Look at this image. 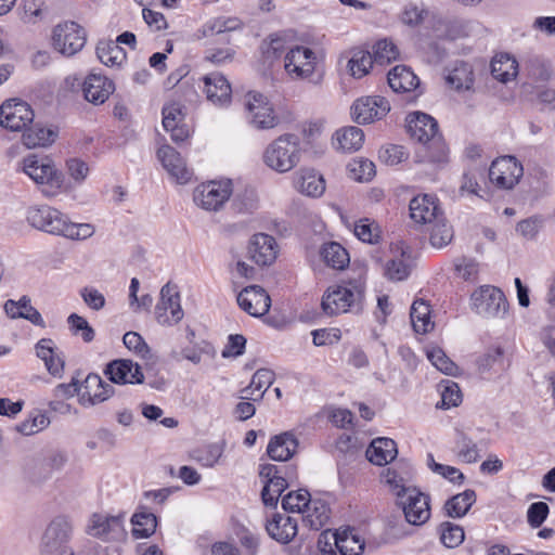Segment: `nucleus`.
I'll use <instances>...</instances> for the list:
<instances>
[{
    "instance_id": "1",
    "label": "nucleus",
    "mask_w": 555,
    "mask_h": 555,
    "mask_svg": "<svg viewBox=\"0 0 555 555\" xmlns=\"http://www.w3.org/2000/svg\"><path fill=\"white\" fill-rule=\"evenodd\" d=\"M26 220L37 230L70 240H86L94 233L91 224L72 222L65 214L48 205L29 207Z\"/></svg>"
},
{
    "instance_id": "2",
    "label": "nucleus",
    "mask_w": 555,
    "mask_h": 555,
    "mask_svg": "<svg viewBox=\"0 0 555 555\" xmlns=\"http://www.w3.org/2000/svg\"><path fill=\"white\" fill-rule=\"evenodd\" d=\"M408 131L415 141L428 144V149L435 147L437 153L433 154L430 159H417L418 163H429L434 166H440L448 162L447 153L441 137L438 133V122L430 115L414 112L408 116Z\"/></svg>"
},
{
    "instance_id": "3",
    "label": "nucleus",
    "mask_w": 555,
    "mask_h": 555,
    "mask_svg": "<svg viewBox=\"0 0 555 555\" xmlns=\"http://www.w3.org/2000/svg\"><path fill=\"white\" fill-rule=\"evenodd\" d=\"M21 169L38 185L46 197L59 195L64 186V175L47 157L29 155L23 159Z\"/></svg>"
},
{
    "instance_id": "4",
    "label": "nucleus",
    "mask_w": 555,
    "mask_h": 555,
    "mask_svg": "<svg viewBox=\"0 0 555 555\" xmlns=\"http://www.w3.org/2000/svg\"><path fill=\"white\" fill-rule=\"evenodd\" d=\"M364 285L361 282L348 286L330 287L322 297L321 307L326 315L360 313L363 309Z\"/></svg>"
},
{
    "instance_id": "5",
    "label": "nucleus",
    "mask_w": 555,
    "mask_h": 555,
    "mask_svg": "<svg viewBox=\"0 0 555 555\" xmlns=\"http://www.w3.org/2000/svg\"><path fill=\"white\" fill-rule=\"evenodd\" d=\"M300 141L295 134H283L272 141L263 153V162L278 172H287L300 162Z\"/></svg>"
},
{
    "instance_id": "6",
    "label": "nucleus",
    "mask_w": 555,
    "mask_h": 555,
    "mask_svg": "<svg viewBox=\"0 0 555 555\" xmlns=\"http://www.w3.org/2000/svg\"><path fill=\"white\" fill-rule=\"evenodd\" d=\"M472 309L486 319H502L508 310L504 293L491 285H482L470 296Z\"/></svg>"
},
{
    "instance_id": "7",
    "label": "nucleus",
    "mask_w": 555,
    "mask_h": 555,
    "mask_svg": "<svg viewBox=\"0 0 555 555\" xmlns=\"http://www.w3.org/2000/svg\"><path fill=\"white\" fill-rule=\"evenodd\" d=\"M233 194V184L230 179L211 180L201 183L193 191L194 204L207 211H218Z\"/></svg>"
},
{
    "instance_id": "8",
    "label": "nucleus",
    "mask_w": 555,
    "mask_h": 555,
    "mask_svg": "<svg viewBox=\"0 0 555 555\" xmlns=\"http://www.w3.org/2000/svg\"><path fill=\"white\" fill-rule=\"evenodd\" d=\"M86 41V30L76 22L65 21L52 29V47L64 56H73L81 51Z\"/></svg>"
},
{
    "instance_id": "9",
    "label": "nucleus",
    "mask_w": 555,
    "mask_h": 555,
    "mask_svg": "<svg viewBox=\"0 0 555 555\" xmlns=\"http://www.w3.org/2000/svg\"><path fill=\"white\" fill-rule=\"evenodd\" d=\"M245 108L248 124L259 130L272 129L279 124V117L267 96L259 92L246 94Z\"/></svg>"
},
{
    "instance_id": "10",
    "label": "nucleus",
    "mask_w": 555,
    "mask_h": 555,
    "mask_svg": "<svg viewBox=\"0 0 555 555\" xmlns=\"http://www.w3.org/2000/svg\"><path fill=\"white\" fill-rule=\"evenodd\" d=\"M317 55L308 47L295 46L284 57V68L293 80L309 79L315 72Z\"/></svg>"
},
{
    "instance_id": "11",
    "label": "nucleus",
    "mask_w": 555,
    "mask_h": 555,
    "mask_svg": "<svg viewBox=\"0 0 555 555\" xmlns=\"http://www.w3.org/2000/svg\"><path fill=\"white\" fill-rule=\"evenodd\" d=\"M524 175L522 165L514 156L499 157L489 168L490 181L503 190H512Z\"/></svg>"
},
{
    "instance_id": "12",
    "label": "nucleus",
    "mask_w": 555,
    "mask_h": 555,
    "mask_svg": "<svg viewBox=\"0 0 555 555\" xmlns=\"http://www.w3.org/2000/svg\"><path fill=\"white\" fill-rule=\"evenodd\" d=\"M180 295L176 286L167 283L160 289L159 300L155 307V318L160 325L172 326L183 319Z\"/></svg>"
},
{
    "instance_id": "13",
    "label": "nucleus",
    "mask_w": 555,
    "mask_h": 555,
    "mask_svg": "<svg viewBox=\"0 0 555 555\" xmlns=\"http://www.w3.org/2000/svg\"><path fill=\"white\" fill-rule=\"evenodd\" d=\"M124 525L125 513H119L118 515L93 514L87 532L100 539L122 540L127 535Z\"/></svg>"
},
{
    "instance_id": "14",
    "label": "nucleus",
    "mask_w": 555,
    "mask_h": 555,
    "mask_svg": "<svg viewBox=\"0 0 555 555\" xmlns=\"http://www.w3.org/2000/svg\"><path fill=\"white\" fill-rule=\"evenodd\" d=\"M390 111V103L379 95L358 99L351 106V115L356 122L365 125L382 119Z\"/></svg>"
},
{
    "instance_id": "15",
    "label": "nucleus",
    "mask_w": 555,
    "mask_h": 555,
    "mask_svg": "<svg viewBox=\"0 0 555 555\" xmlns=\"http://www.w3.org/2000/svg\"><path fill=\"white\" fill-rule=\"evenodd\" d=\"M34 112L26 102L10 100L0 106V126L21 131L34 120Z\"/></svg>"
},
{
    "instance_id": "16",
    "label": "nucleus",
    "mask_w": 555,
    "mask_h": 555,
    "mask_svg": "<svg viewBox=\"0 0 555 555\" xmlns=\"http://www.w3.org/2000/svg\"><path fill=\"white\" fill-rule=\"evenodd\" d=\"M398 501L402 506L406 521L411 525L421 526L429 519V496L416 488L410 489L409 492Z\"/></svg>"
},
{
    "instance_id": "17",
    "label": "nucleus",
    "mask_w": 555,
    "mask_h": 555,
    "mask_svg": "<svg viewBox=\"0 0 555 555\" xmlns=\"http://www.w3.org/2000/svg\"><path fill=\"white\" fill-rule=\"evenodd\" d=\"M73 533V524L66 516H57L46 528L41 539V552H55L67 545Z\"/></svg>"
},
{
    "instance_id": "18",
    "label": "nucleus",
    "mask_w": 555,
    "mask_h": 555,
    "mask_svg": "<svg viewBox=\"0 0 555 555\" xmlns=\"http://www.w3.org/2000/svg\"><path fill=\"white\" fill-rule=\"evenodd\" d=\"M237 304L245 312L258 318L269 311L271 298L261 286L250 285L237 295Z\"/></svg>"
},
{
    "instance_id": "19",
    "label": "nucleus",
    "mask_w": 555,
    "mask_h": 555,
    "mask_svg": "<svg viewBox=\"0 0 555 555\" xmlns=\"http://www.w3.org/2000/svg\"><path fill=\"white\" fill-rule=\"evenodd\" d=\"M410 216L420 224L431 225L440 218L443 214L437 203V198L434 195L423 194L413 197L410 202Z\"/></svg>"
},
{
    "instance_id": "20",
    "label": "nucleus",
    "mask_w": 555,
    "mask_h": 555,
    "mask_svg": "<svg viewBox=\"0 0 555 555\" xmlns=\"http://www.w3.org/2000/svg\"><path fill=\"white\" fill-rule=\"evenodd\" d=\"M104 373L115 384H142L144 380L140 365L128 359L113 360Z\"/></svg>"
},
{
    "instance_id": "21",
    "label": "nucleus",
    "mask_w": 555,
    "mask_h": 555,
    "mask_svg": "<svg viewBox=\"0 0 555 555\" xmlns=\"http://www.w3.org/2000/svg\"><path fill=\"white\" fill-rule=\"evenodd\" d=\"M157 157L163 167L179 183H186L192 177V171L186 167L181 155L170 145H163L157 151Z\"/></svg>"
},
{
    "instance_id": "22",
    "label": "nucleus",
    "mask_w": 555,
    "mask_h": 555,
    "mask_svg": "<svg viewBox=\"0 0 555 555\" xmlns=\"http://www.w3.org/2000/svg\"><path fill=\"white\" fill-rule=\"evenodd\" d=\"M248 254L257 264L270 266L276 259L278 244L273 236L258 233L249 242Z\"/></svg>"
},
{
    "instance_id": "23",
    "label": "nucleus",
    "mask_w": 555,
    "mask_h": 555,
    "mask_svg": "<svg viewBox=\"0 0 555 555\" xmlns=\"http://www.w3.org/2000/svg\"><path fill=\"white\" fill-rule=\"evenodd\" d=\"M204 82L208 101L220 107L228 106L231 103V85L223 75L211 73L204 77Z\"/></svg>"
},
{
    "instance_id": "24",
    "label": "nucleus",
    "mask_w": 555,
    "mask_h": 555,
    "mask_svg": "<svg viewBox=\"0 0 555 555\" xmlns=\"http://www.w3.org/2000/svg\"><path fill=\"white\" fill-rule=\"evenodd\" d=\"M114 89L113 81L100 74H90L82 85L85 99L94 105L103 104Z\"/></svg>"
},
{
    "instance_id": "25",
    "label": "nucleus",
    "mask_w": 555,
    "mask_h": 555,
    "mask_svg": "<svg viewBox=\"0 0 555 555\" xmlns=\"http://www.w3.org/2000/svg\"><path fill=\"white\" fill-rule=\"evenodd\" d=\"M298 444V439L292 431H284L270 439L267 454L273 461L285 462L294 456Z\"/></svg>"
},
{
    "instance_id": "26",
    "label": "nucleus",
    "mask_w": 555,
    "mask_h": 555,
    "mask_svg": "<svg viewBox=\"0 0 555 555\" xmlns=\"http://www.w3.org/2000/svg\"><path fill=\"white\" fill-rule=\"evenodd\" d=\"M297 519L284 515L275 514L266 525L269 535L280 543H289L298 532Z\"/></svg>"
},
{
    "instance_id": "27",
    "label": "nucleus",
    "mask_w": 555,
    "mask_h": 555,
    "mask_svg": "<svg viewBox=\"0 0 555 555\" xmlns=\"http://www.w3.org/2000/svg\"><path fill=\"white\" fill-rule=\"evenodd\" d=\"M294 186L307 196L319 197L325 191V180L312 169H301L294 177Z\"/></svg>"
},
{
    "instance_id": "28",
    "label": "nucleus",
    "mask_w": 555,
    "mask_h": 555,
    "mask_svg": "<svg viewBox=\"0 0 555 555\" xmlns=\"http://www.w3.org/2000/svg\"><path fill=\"white\" fill-rule=\"evenodd\" d=\"M365 454L371 463L383 466L396 459L397 444L390 438H376L371 442Z\"/></svg>"
},
{
    "instance_id": "29",
    "label": "nucleus",
    "mask_w": 555,
    "mask_h": 555,
    "mask_svg": "<svg viewBox=\"0 0 555 555\" xmlns=\"http://www.w3.org/2000/svg\"><path fill=\"white\" fill-rule=\"evenodd\" d=\"M57 137V131L37 122L25 129L22 141L27 149L46 147L51 145Z\"/></svg>"
},
{
    "instance_id": "30",
    "label": "nucleus",
    "mask_w": 555,
    "mask_h": 555,
    "mask_svg": "<svg viewBox=\"0 0 555 555\" xmlns=\"http://www.w3.org/2000/svg\"><path fill=\"white\" fill-rule=\"evenodd\" d=\"M491 74L498 81L509 82L518 75V63L508 53L496 54L491 62Z\"/></svg>"
},
{
    "instance_id": "31",
    "label": "nucleus",
    "mask_w": 555,
    "mask_h": 555,
    "mask_svg": "<svg viewBox=\"0 0 555 555\" xmlns=\"http://www.w3.org/2000/svg\"><path fill=\"white\" fill-rule=\"evenodd\" d=\"M388 85L395 92H410L417 88V76L406 66L398 65L388 73Z\"/></svg>"
},
{
    "instance_id": "32",
    "label": "nucleus",
    "mask_w": 555,
    "mask_h": 555,
    "mask_svg": "<svg viewBox=\"0 0 555 555\" xmlns=\"http://www.w3.org/2000/svg\"><path fill=\"white\" fill-rule=\"evenodd\" d=\"M337 542L339 555H361L365 546L364 540L357 530L349 527L337 529Z\"/></svg>"
},
{
    "instance_id": "33",
    "label": "nucleus",
    "mask_w": 555,
    "mask_h": 555,
    "mask_svg": "<svg viewBox=\"0 0 555 555\" xmlns=\"http://www.w3.org/2000/svg\"><path fill=\"white\" fill-rule=\"evenodd\" d=\"M330 519V507L320 500H311L302 512V521L312 530H320Z\"/></svg>"
},
{
    "instance_id": "34",
    "label": "nucleus",
    "mask_w": 555,
    "mask_h": 555,
    "mask_svg": "<svg viewBox=\"0 0 555 555\" xmlns=\"http://www.w3.org/2000/svg\"><path fill=\"white\" fill-rule=\"evenodd\" d=\"M81 387L85 390L81 399L85 401L86 397H88L90 404L100 403L111 396L112 387L107 384L105 385L96 374H89Z\"/></svg>"
},
{
    "instance_id": "35",
    "label": "nucleus",
    "mask_w": 555,
    "mask_h": 555,
    "mask_svg": "<svg viewBox=\"0 0 555 555\" xmlns=\"http://www.w3.org/2000/svg\"><path fill=\"white\" fill-rule=\"evenodd\" d=\"M320 255L325 264L335 270H344L350 262L348 251L336 242L323 244Z\"/></svg>"
},
{
    "instance_id": "36",
    "label": "nucleus",
    "mask_w": 555,
    "mask_h": 555,
    "mask_svg": "<svg viewBox=\"0 0 555 555\" xmlns=\"http://www.w3.org/2000/svg\"><path fill=\"white\" fill-rule=\"evenodd\" d=\"M132 535L137 539L151 537L157 527L156 516L145 507H140L131 517Z\"/></svg>"
},
{
    "instance_id": "37",
    "label": "nucleus",
    "mask_w": 555,
    "mask_h": 555,
    "mask_svg": "<svg viewBox=\"0 0 555 555\" xmlns=\"http://www.w3.org/2000/svg\"><path fill=\"white\" fill-rule=\"evenodd\" d=\"M475 502L476 492L472 489H467L449 499L444 504V508L449 517L461 518L467 514Z\"/></svg>"
},
{
    "instance_id": "38",
    "label": "nucleus",
    "mask_w": 555,
    "mask_h": 555,
    "mask_svg": "<svg viewBox=\"0 0 555 555\" xmlns=\"http://www.w3.org/2000/svg\"><path fill=\"white\" fill-rule=\"evenodd\" d=\"M446 80L455 90H469L474 82L472 66L466 62H456Z\"/></svg>"
},
{
    "instance_id": "39",
    "label": "nucleus",
    "mask_w": 555,
    "mask_h": 555,
    "mask_svg": "<svg viewBox=\"0 0 555 555\" xmlns=\"http://www.w3.org/2000/svg\"><path fill=\"white\" fill-rule=\"evenodd\" d=\"M338 149L344 152H356L361 149L364 142L363 131L354 126L345 127L336 131Z\"/></svg>"
},
{
    "instance_id": "40",
    "label": "nucleus",
    "mask_w": 555,
    "mask_h": 555,
    "mask_svg": "<svg viewBox=\"0 0 555 555\" xmlns=\"http://www.w3.org/2000/svg\"><path fill=\"white\" fill-rule=\"evenodd\" d=\"M410 317L416 333L425 334L433 330L429 305L425 300L417 299L413 302Z\"/></svg>"
},
{
    "instance_id": "41",
    "label": "nucleus",
    "mask_w": 555,
    "mask_h": 555,
    "mask_svg": "<svg viewBox=\"0 0 555 555\" xmlns=\"http://www.w3.org/2000/svg\"><path fill=\"white\" fill-rule=\"evenodd\" d=\"M96 55L105 66H118L126 60L125 50L113 40L99 42Z\"/></svg>"
},
{
    "instance_id": "42",
    "label": "nucleus",
    "mask_w": 555,
    "mask_h": 555,
    "mask_svg": "<svg viewBox=\"0 0 555 555\" xmlns=\"http://www.w3.org/2000/svg\"><path fill=\"white\" fill-rule=\"evenodd\" d=\"M243 23L238 17L235 16H218L209 20L203 26V33L205 36L218 35L227 31H234L242 27Z\"/></svg>"
},
{
    "instance_id": "43",
    "label": "nucleus",
    "mask_w": 555,
    "mask_h": 555,
    "mask_svg": "<svg viewBox=\"0 0 555 555\" xmlns=\"http://www.w3.org/2000/svg\"><path fill=\"white\" fill-rule=\"evenodd\" d=\"M374 62V57L369 51L356 50L347 66L352 77L362 78L369 73Z\"/></svg>"
},
{
    "instance_id": "44",
    "label": "nucleus",
    "mask_w": 555,
    "mask_h": 555,
    "mask_svg": "<svg viewBox=\"0 0 555 555\" xmlns=\"http://www.w3.org/2000/svg\"><path fill=\"white\" fill-rule=\"evenodd\" d=\"M258 208V196L253 188L234 194L232 209L237 214H253Z\"/></svg>"
},
{
    "instance_id": "45",
    "label": "nucleus",
    "mask_w": 555,
    "mask_h": 555,
    "mask_svg": "<svg viewBox=\"0 0 555 555\" xmlns=\"http://www.w3.org/2000/svg\"><path fill=\"white\" fill-rule=\"evenodd\" d=\"M454 451L459 460L464 463H475L479 459L477 444L463 433H459L456 437Z\"/></svg>"
},
{
    "instance_id": "46",
    "label": "nucleus",
    "mask_w": 555,
    "mask_h": 555,
    "mask_svg": "<svg viewBox=\"0 0 555 555\" xmlns=\"http://www.w3.org/2000/svg\"><path fill=\"white\" fill-rule=\"evenodd\" d=\"M288 487L284 477L267 480L261 491V499L266 506L276 507L282 492Z\"/></svg>"
},
{
    "instance_id": "47",
    "label": "nucleus",
    "mask_w": 555,
    "mask_h": 555,
    "mask_svg": "<svg viewBox=\"0 0 555 555\" xmlns=\"http://www.w3.org/2000/svg\"><path fill=\"white\" fill-rule=\"evenodd\" d=\"M453 229L442 217L430 225V244L436 248L447 246L453 240Z\"/></svg>"
},
{
    "instance_id": "48",
    "label": "nucleus",
    "mask_w": 555,
    "mask_h": 555,
    "mask_svg": "<svg viewBox=\"0 0 555 555\" xmlns=\"http://www.w3.org/2000/svg\"><path fill=\"white\" fill-rule=\"evenodd\" d=\"M504 351L501 347L489 348L485 354L477 360L478 371L487 373L504 369Z\"/></svg>"
},
{
    "instance_id": "49",
    "label": "nucleus",
    "mask_w": 555,
    "mask_h": 555,
    "mask_svg": "<svg viewBox=\"0 0 555 555\" xmlns=\"http://www.w3.org/2000/svg\"><path fill=\"white\" fill-rule=\"evenodd\" d=\"M354 235L364 243L377 244L380 238V230L377 223L363 218L354 222Z\"/></svg>"
},
{
    "instance_id": "50",
    "label": "nucleus",
    "mask_w": 555,
    "mask_h": 555,
    "mask_svg": "<svg viewBox=\"0 0 555 555\" xmlns=\"http://www.w3.org/2000/svg\"><path fill=\"white\" fill-rule=\"evenodd\" d=\"M372 56L374 57L375 63L380 65L388 64L398 59L399 50L393 42L383 39L374 44Z\"/></svg>"
},
{
    "instance_id": "51",
    "label": "nucleus",
    "mask_w": 555,
    "mask_h": 555,
    "mask_svg": "<svg viewBox=\"0 0 555 555\" xmlns=\"http://www.w3.org/2000/svg\"><path fill=\"white\" fill-rule=\"evenodd\" d=\"M310 493L307 490L292 491L282 499V506L285 511L301 513L309 505Z\"/></svg>"
},
{
    "instance_id": "52",
    "label": "nucleus",
    "mask_w": 555,
    "mask_h": 555,
    "mask_svg": "<svg viewBox=\"0 0 555 555\" xmlns=\"http://www.w3.org/2000/svg\"><path fill=\"white\" fill-rule=\"evenodd\" d=\"M439 390L443 408L457 406L462 402V392L455 382L450 379L440 382Z\"/></svg>"
},
{
    "instance_id": "53",
    "label": "nucleus",
    "mask_w": 555,
    "mask_h": 555,
    "mask_svg": "<svg viewBox=\"0 0 555 555\" xmlns=\"http://www.w3.org/2000/svg\"><path fill=\"white\" fill-rule=\"evenodd\" d=\"M440 534L441 542L447 547L459 546L465 538L463 528L449 521L440 525Z\"/></svg>"
},
{
    "instance_id": "54",
    "label": "nucleus",
    "mask_w": 555,
    "mask_h": 555,
    "mask_svg": "<svg viewBox=\"0 0 555 555\" xmlns=\"http://www.w3.org/2000/svg\"><path fill=\"white\" fill-rule=\"evenodd\" d=\"M348 170L356 181H369L375 175V165L367 159H353L349 163Z\"/></svg>"
},
{
    "instance_id": "55",
    "label": "nucleus",
    "mask_w": 555,
    "mask_h": 555,
    "mask_svg": "<svg viewBox=\"0 0 555 555\" xmlns=\"http://www.w3.org/2000/svg\"><path fill=\"white\" fill-rule=\"evenodd\" d=\"M427 358L439 371L447 375H453L457 366L451 361L440 348H434L427 351Z\"/></svg>"
},
{
    "instance_id": "56",
    "label": "nucleus",
    "mask_w": 555,
    "mask_h": 555,
    "mask_svg": "<svg viewBox=\"0 0 555 555\" xmlns=\"http://www.w3.org/2000/svg\"><path fill=\"white\" fill-rule=\"evenodd\" d=\"M67 322L73 333L75 335H80L83 341L90 343L93 340L94 330L89 325L88 321L85 318L76 313H72L68 317Z\"/></svg>"
},
{
    "instance_id": "57",
    "label": "nucleus",
    "mask_w": 555,
    "mask_h": 555,
    "mask_svg": "<svg viewBox=\"0 0 555 555\" xmlns=\"http://www.w3.org/2000/svg\"><path fill=\"white\" fill-rule=\"evenodd\" d=\"M274 382V373L269 369H259L251 377L250 384L243 389V392H247L249 390L255 389L258 392H261L272 385Z\"/></svg>"
},
{
    "instance_id": "58",
    "label": "nucleus",
    "mask_w": 555,
    "mask_h": 555,
    "mask_svg": "<svg viewBox=\"0 0 555 555\" xmlns=\"http://www.w3.org/2000/svg\"><path fill=\"white\" fill-rule=\"evenodd\" d=\"M183 106L180 103L170 102L163 107V126L165 129L183 124Z\"/></svg>"
},
{
    "instance_id": "59",
    "label": "nucleus",
    "mask_w": 555,
    "mask_h": 555,
    "mask_svg": "<svg viewBox=\"0 0 555 555\" xmlns=\"http://www.w3.org/2000/svg\"><path fill=\"white\" fill-rule=\"evenodd\" d=\"M48 424L49 418L44 414H36L16 425V430L24 436H30L46 428Z\"/></svg>"
},
{
    "instance_id": "60",
    "label": "nucleus",
    "mask_w": 555,
    "mask_h": 555,
    "mask_svg": "<svg viewBox=\"0 0 555 555\" xmlns=\"http://www.w3.org/2000/svg\"><path fill=\"white\" fill-rule=\"evenodd\" d=\"M124 345L142 359H147L150 356V348L141 335L135 332H128L124 335Z\"/></svg>"
},
{
    "instance_id": "61",
    "label": "nucleus",
    "mask_w": 555,
    "mask_h": 555,
    "mask_svg": "<svg viewBox=\"0 0 555 555\" xmlns=\"http://www.w3.org/2000/svg\"><path fill=\"white\" fill-rule=\"evenodd\" d=\"M384 479L396 494L398 500L404 496L410 489H413V487H408L405 485L404 478L401 477L395 469L388 468L384 474Z\"/></svg>"
},
{
    "instance_id": "62",
    "label": "nucleus",
    "mask_w": 555,
    "mask_h": 555,
    "mask_svg": "<svg viewBox=\"0 0 555 555\" xmlns=\"http://www.w3.org/2000/svg\"><path fill=\"white\" fill-rule=\"evenodd\" d=\"M428 12L422 5L409 3L404 7L401 13V21L403 24L409 26L420 25L427 16Z\"/></svg>"
},
{
    "instance_id": "63",
    "label": "nucleus",
    "mask_w": 555,
    "mask_h": 555,
    "mask_svg": "<svg viewBox=\"0 0 555 555\" xmlns=\"http://www.w3.org/2000/svg\"><path fill=\"white\" fill-rule=\"evenodd\" d=\"M548 505L544 502L532 503L527 511V520L532 528H539L547 518Z\"/></svg>"
},
{
    "instance_id": "64",
    "label": "nucleus",
    "mask_w": 555,
    "mask_h": 555,
    "mask_svg": "<svg viewBox=\"0 0 555 555\" xmlns=\"http://www.w3.org/2000/svg\"><path fill=\"white\" fill-rule=\"evenodd\" d=\"M337 529L323 531L318 540V547L322 555H339L337 550Z\"/></svg>"
}]
</instances>
